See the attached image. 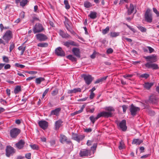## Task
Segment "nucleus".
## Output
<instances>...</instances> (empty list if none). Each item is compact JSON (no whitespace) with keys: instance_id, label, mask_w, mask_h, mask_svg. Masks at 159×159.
I'll list each match as a JSON object with an SVG mask.
<instances>
[{"instance_id":"6","label":"nucleus","mask_w":159,"mask_h":159,"mask_svg":"<svg viewBox=\"0 0 159 159\" xmlns=\"http://www.w3.org/2000/svg\"><path fill=\"white\" fill-rule=\"evenodd\" d=\"M140 110V108L134 106L133 104L130 106L129 111L131 114L133 116H135L137 114V112L139 111Z\"/></svg>"},{"instance_id":"58","label":"nucleus","mask_w":159,"mask_h":159,"mask_svg":"<svg viewBox=\"0 0 159 159\" xmlns=\"http://www.w3.org/2000/svg\"><path fill=\"white\" fill-rule=\"evenodd\" d=\"M74 93H76L78 92H81V90L80 88H75L73 89Z\"/></svg>"},{"instance_id":"25","label":"nucleus","mask_w":159,"mask_h":159,"mask_svg":"<svg viewBox=\"0 0 159 159\" xmlns=\"http://www.w3.org/2000/svg\"><path fill=\"white\" fill-rule=\"evenodd\" d=\"M60 142L62 143H64L66 141H67V138L66 136L63 134H60Z\"/></svg>"},{"instance_id":"31","label":"nucleus","mask_w":159,"mask_h":159,"mask_svg":"<svg viewBox=\"0 0 159 159\" xmlns=\"http://www.w3.org/2000/svg\"><path fill=\"white\" fill-rule=\"evenodd\" d=\"M84 6L86 8H89L92 7V5L90 2L86 1L84 2Z\"/></svg>"},{"instance_id":"61","label":"nucleus","mask_w":159,"mask_h":159,"mask_svg":"<svg viewBox=\"0 0 159 159\" xmlns=\"http://www.w3.org/2000/svg\"><path fill=\"white\" fill-rule=\"evenodd\" d=\"M113 52V50L111 48H108L107 51V53L108 54L112 53Z\"/></svg>"},{"instance_id":"38","label":"nucleus","mask_w":159,"mask_h":159,"mask_svg":"<svg viewBox=\"0 0 159 159\" xmlns=\"http://www.w3.org/2000/svg\"><path fill=\"white\" fill-rule=\"evenodd\" d=\"M64 2L66 8L67 9H69L70 8V6L69 4L68 1L67 0H65Z\"/></svg>"},{"instance_id":"45","label":"nucleus","mask_w":159,"mask_h":159,"mask_svg":"<svg viewBox=\"0 0 159 159\" xmlns=\"http://www.w3.org/2000/svg\"><path fill=\"white\" fill-rule=\"evenodd\" d=\"M101 117H104V111L98 113L96 116V118L98 119Z\"/></svg>"},{"instance_id":"29","label":"nucleus","mask_w":159,"mask_h":159,"mask_svg":"<svg viewBox=\"0 0 159 159\" xmlns=\"http://www.w3.org/2000/svg\"><path fill=\"white\" fill-rule=\"evenodd\" d=\"M45 80V78L43 77H39L35 79V83L37 84H40L41 82Z\"/></svg>"},{"instance_id":"11","label":"nucleus","mask_w":159,"mask_h":159,"mask_svg":"<svg viewBox=\"0 0 159 159\" xmlns=\"http://www.w3.org/2000/svg\"><path fill=\"white\" fill-rule=\"evenodd\" d=\"M38 124L40 127L44 130L46 129L48 126V123L45 120L39 121Z\"/></svg>"},{"instance_id":"48","label":"nucleus","mask_w":159,"mask_h":159,"mask_svg":"<svg viewBox=\"0 0 159 159\" xmlns=\"http://www.w3.org/2000/svg\"><path fill=\"white\" fill-rule=\"evenodd\" d=\"M138 28L142 32H146V29L143 26H139L138 27Z\"/></svg>"},{"instance_id":"3","label":"nucleus","mask_w":159,"mask_h":159,"mask_svg":"<svg viewBox=\"0 0 159 159\" xmlns=\"http://www.w3.org/2000/svg\"><path fill=\"white\" fill-rule=\"evenodd\" d=\"M12 32L10 30L7 31L2 37V39L6 43H8L10 40L12 38Z\"/></svg>"},{"instance_id":"40","label":"nucleus","mask_w":159,"mask_h":159,"mask_svg":"<svg viewBox=\"0 0 159 159\" xmlns=\"http://www.w3.org/2000/svg\"><path fill=\"white\" fill-rule=\"evenodd\" d=\"M119 35V33H117L116 32H111L110 33V36L112 37H116Z\"/></svg>"},{"instance_id":"15","label":"nucleus","mask_w":159,"mask_h":159,"mask_svg":"<svg viewBox=\"0 0 159 159\" xmlns=\"http://www.w3.org/2000/svg\"><path fill=\"white\" fill-rule=\"evenodd\" d=\"M25 143V142L24 140L21 139L17 143H16L15 145L16 147L19 149H22Z\"/></svg>"},{"instance_id":"62","label":"nucleus","mask_w":159,"mask_h":159,"mask_svg":"<svg viewBox=\"0 0 159 159\" xmlns=\"http://www.w3.org/2000/svg\"><path fill=\"white\" fill-rule=\"evenodd\" d=\"M39 18H37V17H33V19L32 20H30V21L32 23H34L35 21V20H39Z\"/></svg>"},{"instance_id":"35","label":"nucleus","mask_w":159,"mask_h":159,"mask_svg":"<svg viewBox=\"0 0 159 159\" xmlns=\"http://www.w3.org/2000/svg\"><path fill=\"white\" fill-rule=\"evenodd\" d=\"M28 0H22L20 2V5L22 7H24L27 4Z\"/></svg>"},{"instance_id":"56","label":"nucleus","mask_w":159,"mask_h":159,"mask_svg":"<svg viewBox=\"0 0 159 159\" xmlns=\"http://www.w3.org/2000/svg\"><path fill=\"white\" fill-rule=\"evenodd\" d=\"M128 3V0H120L119 4L120 5H122L124 3Z\"/></svg>"},{"instance_id":"24","label":"nucleus","mask_w":159,"mask_h":159,"mask_svg":"<svg viewBox=\"0 0 159 159\" xmlns=\"http://www.w3.org/2000/svg\"><path fill=\"white\" fill-rule=\"evenodd\" d=\"M153 85L152 83L146 82L144 83V87L147 89L149 90Z\"/></svg>"},{"instance_id":"4","label":"nucleus","mask_w":159,"mask_h":159,"mask_svg":"<svg viewBox=\"0 0 159 159\" xmlns=\"http://www.w3.org/2000/svg\"><path fill=\"white\" fill-rule=\"evenodd\" d=\"M20 132L21 130L19 129L13 128L10 131V136L12 138L16 139Z\"/></svg>"},{"instance_id":"14","label":"nucleus","mask_w":159,"mask_h":159,"mask_svg":"<svg viewBox=\"0 0 159 159\" xmlns=\"http://www.w3.org/2000/svg\"><path fill=\"white\" fill-rule=\"evenodd\" d=\"M63 44L67 48H69L70 45L76 47H78L79 46L78 43L72 40H69L66 42H63Z\"/></svg>"},{"instance_id":"2","label":"nucleus","mask_w":159,"mask_h":159,"mask_svg":"<svg viewBox=\"0 0 159 159\" xmlns=\"http://www.w3.org/2000/svg\"><path fill=\"white\" fill-rule=\"evenodd\" d=\"M32 30L34 33L36 34L43 32L44 30V29L42 24L38 23L34 26Z\"/></svg>"},{"instance_id":"42","label":"nucleus","mask_w":159,"mask_h":159,"mask_svg":"<svg viewBox=\"0 0 159 159\" xmlns=\"http://www.w3.org/2000/svg\"><path fill=\"white\" fill-rule=\"evenodd\" d=\"M30 147L33 150H39V148L37 145L34 144L33 145L31 144L30 145Z\"/></svg>"},{"instance_id":"46","label":"nucleus","mask_w":159,"mask_h":159,"mask_svg":"<svg viewBox=\"0 0 159 159\" xmlns=\"http://www.w3.org/2000/svg\"><path fill=\"white\" fill-rule=\"evenodd\" d=\"M65 142H66L67 144L69 145L70 148L71 147L72 148H73L74 145L71 141L67 139Z\"/></svg>"},{"instance_id":"37","label":"nucleus","mask_w":159,"mask_h":159,"mask_svg":"<svg viewBox=\"0 0 159 159\" xmlns=\"http://www.w3.org/2000/svg\"><path fill=\"white\" fill-rule=\"evenodd\" d=\"M112 116V113L111 112L104 111V117L108 118L111 117Z\"/></svg>"},{"instance_id":"50","label":"nucleus","mask_w":159,"mask_h":159,"mask_svg":"<svg viewBox=\"0 0 159 159\" xmlns=\"http://www.w3.org/2000/svg\"><path fill=\"white\" fill-rule=\"evenodd\" d=\"M149 76V75L148 74L145 73L141 75L140 77L142 78H145L147 79Z\"/></svg>"},{"instance_id":"1","label":"nucleus","mask_w":159,"mask_h":159,"mask_svg":"<svg viewBox=\"0 0 159 159\" xmlns=\"http://www.w3.org/2000/svg\"><path fill=\"white\" fill-rule=\"evenodd\" d=\"M145 21L148 23H151L152 21V15L151 11L149 8H147L144 15Z\"/></svg>"},{"instance_id":"23","label":"nucleus","mask_w":159,"mask_h":159,"mask_svg":"<svg viewBox=\"0 0 159 159\" xmlns=\"http://www.w3.org/2000/svg\"><path fill=\"white\" fill-rule=\"evenodd\" d=\"M65 27L67 30L71 34L74 35L75 34V32L72 29L71 27L68 23L65 24Z\"/></svg>"},{"instance_id":"32","label":"nucleus","mask_w":159,"mask_h":159,"mask_svg":"<svg viewBox=\"0 0 159 159\" xmlns=\"http://www.w3.org/2000/svg\"><path fill=\"white\" fill-rule=\"evenodd\" d=\"M25 48L26 47H23L22 46H19L18 48V49L19 51H21V52H20V55H22L24 53V52H25Z\"/></svg>"},{"instance_id":"20","label":"nucleus","mask_w":159,"mask_h":159,"mask_svg":"<svg viewBox=\"0 0 159 159\" xmlns=\"http://www.w3.org/2000/svg\"><path fill=\"white\" fill-rule=\"evenodd\" d=\"M59 34L63 38H69L70 36L67 33H65L64 31L61 30H59Z\"/></svg>"},{"instance_id":"43","label":"nucleus","mask_w":159,"mask_h":159,"mask_svg":"<svg viewBox=\"0 0 159 159\" xmlns=\"http://www.w3.org/2000/svg\"><path fill=\"white\" fill-rule=\"evenodd\" d=\"M89 119L92 122V123L94 124L95 122V121L98 120V119L96 118V116L94 117L93 116H91L89 118Z\"/></svg>"},{"instance_id":"64","label":"nucleus","mask_w":159,"mask_h":159,"mask_svg":"<svg viewBox=\"0 0 159 159\" xmlns=\"http://www.w3.org/2000/svg\"><path fill=\"white\" fill-rule=\"evenodd\" d=\"M25 157L28 159H31V153H26L25 155Z\"/></svg>"},{"instance_id":"18","label":"nucleus","mask_w":159,"mask_h":159,"mask_svg":"<svg viewBox=\"0 0 159 159\" xmlns=\"http://www.w3.org/2000/svg\"><path fill=\"white\" fill-rule=\"evenodd\" d=\"M158 101V98L154 95H152L150 97L149 102L152 104L157 103Z\"/></svg>"},{"instance_id":"9","label":"nucleus","mask_w":159,"mask_h":159,"mask_svg":"<svg viewBox=\"0 0 159 159\" xmlns=\"http://www.w3.org/2000/svg\"><path fill=\"white\" fill-rule=\"evenodd\" d=\"M91 150L83 149L80 151V155L81 157L88 156H90L91 155Z\"/></svg>"},{"instance_id":"47","label":"nucleus","mask_w":159,"mask_h":159,"mask_svg":"<svg viewBox=\"0 0 159 159\" xmlns=\"http://www.w3.org/2000/svg\"><path fill=\"white\" fill-rule=\"evenodd\" d=\"M15 47V45L14 43L12 42L10 44L9 48V50L10 52L12 51L13 49Z\"/></svg>"},{"instance_id":"34","label":"nucleus","mask_w":159,"mask_h":159,"mask_svg":"<svg viewBox=\"0 0 159 159\" xmlns=\"http://www.w3.org/2000/svg\"><path fill=\"white\" fill-rule=\"evenodd\" d=\"M37 46L41 47H46L48 46V43H39L38 44Z\"/></svg>"},{"instance_id":"30","label":"nucleus","mask_w":159,"mask_h":159,"mask_svg":"<svg viewBox=\"0 0 159 159\" xmlns=\"http://www.w3.org/2000/svg\"><path fill=\"white\" fill-rule=\"evenodd\" d=\"M72 139L78 142V143H80V140L79 138V135L77 134L73 133Z\"/></svg>"},{"instance_id":"19","label":"nucleus","mask_w":159,"mask_h":159,"mask_svg":"<svg viewBox=\"0 0 159 159\" xmlns=\"http://www.w3.org/2000/svg\"><path fill=\"white\" fill-rule=\"evenodd\" d=\"M61 109L60 107H58L55 109L54 110L51 111V115H55L58 116L59 114V113L61 111Z\"/></svg>"},{"instance_id":"52","label":"nucleus","mask_w":159,"mask_h":159,"mask_svg":"<svg viewBox=\"0 0 159 159\" xmlns=\"http://www.w3.org/2000/svg\"><path fill=\"white\" fill-rule=\"evenodd\" d=\"M15 65L16 66L21 68H23L25 67L24 65L22 64H20L19 63H16Z\"/></svg>"},{"instance_id":"63","label":"nucleus","mask_w":159,"mask_h":159,"mask_svg":"<svg viewBox=\"0 0 159 159\" xmlns=\"http://www.w3.org/2000/svg\"><path fill=\"white\" fill-rule=\"evenodd\" d=\"M92 129L91 128L84 129V131L87 133L91 132L92 131Z\"/></svg>"},{"instance_id":"60","label":"nucleus","mask_w":159,"mask_h":159,"mask_svg":"<svg viewBox=\"0 0 159 159\" xmlns=\"http://www.w3.org/2000/svg\"><path fill=\"white\" fill-rule=\"evenodd\" d=\"M83 111L81 109H80V110L77 111H75L73 113V114H71V115H76V114L80 113L81 112Z\"/></svg>"},{"instance_id":"28","label":"nucleus","mask_w":159,"mask_h":159,"mask_svg":"<svg viewBox=\"0 0 159 159\" xmlns=\"http://www.w3.org/2000/svg\"><path fill=\"white\" fill-rule=\"evenodd\" d=\"M108 77V76H106L102 78H101L100 79H98L97 80H96L94 82V84H96L98 83H99L100 82H101L104 80H105L106 79H107V77Z\"/></svg>"},{"instance_id":"41","label":"nucleus","mask_w":159,"mask_h":159,"mask_svg":"<svg viewBox=\"0 0 159 159\" xmlns=\"http://www.w3.org/2000/svg\"><path fill=\"white\" fill-rule=\"evenodd\" d=\"M105 110L106 111H109L108 112H111V111H114V109L112 107H105Z\"/></svg>"},{"instance_id":"51","label":"nucleus","mask_w":159,"mask_h":159,"mask_svg":"<svg viewBox=\"0 0 159 159\" xmlns=\"http://www.w3.org/2000/svg\"><path fill=\"white\" fill-rule=\"evenodd\" d=\"M49 88H48L46 89L44 92L43 93L42 99H43L44 98L45 96L46 95L47 93H48V92L49 91Z\"/></svg>"},{"instance_id":"26","label":"nucleus","mask_w":159,"mask_h":159,"mask_svg":"<svg viewBox=\"0 0 159 159\" xmlns=\"http://www.w3.org/2000/svg\"><path fill=\"white\" fill-rule=\"evenodd\" d=\"M97 13L94 11H91L90 14L89 15V16L90 18L94 19H95L97 17Z\"/></svg>"},{"instance_id":"53","label":"nucleus","mask_w":159,"mask_h":159,"mask_svg":"<svg viewBox=\"0 0 159 159\" xmlns=\"http://www.w3.org/2000/svg\"><path fill=\"white\" fill-rule=\"evenodd\" d=\"M148 114L151 116H153L155 114V112L154 111L149 109L148 111Z\"/></svg>"},{"instance_id":"27","label":"nucleus","mask_w":159,"mask_h":159,"mask_svg":"<svg viewBox=\"0 0 159 159\" xmlns=\"http://www.w3.org/2000/svg\"><path fill=\"white\" fill-rule=\"evenodd\" d=\"M66 58L72 62H76L77 61L76 58L72 55H70L67 56Z\"/></svg>"},{"instance_id":"57","label":"nucleus","mask_w":159,"mask_h":159,"mask_svg":"<svg viewBox=\"0 0 159 159\" xmlns=\"http://www.w3.org/2000/svg\"><path fill=\"white\" fill-rule=\"evenodd\" d=\"M153 12L156 14L157 16L158 17L159 16V12L155 8H153Z\"/></svg>"},{"instance_id":"13","label":"nucleus","mask_w":159,"mask_h":159,"mask_svg":"<svg viewBox=\"0 0 159 159\" xmlns=\"http://www.w3.org/2000/svg\"><path fill=\"white\" fill-rule=\"evenodd\" d=\"M119 127L123 131H125L127 129L126 125V121L125 120H122L118 125Z\"/></svg>"},{"instance_id":"33","label":"nucleus","mask_w":159,"mask_h":159,"mask_svg":"<svg viewBox=\"0 0 159 159\" xmlns=\"http://www.w3.org/2000/svg\"><path fill=\"white\" fill-rule=\"evenodd\" d=\"M21 90V87L20 86H17L14 90V93L16 94L18 93Z\"/></svg>"},{"instance_id":"10","label":"nucleus","mask_w":159,"mask_h":159,"mask_svg":"<svg viewBox=\"0 0 159 159\" xmlns=\"http://www.w3.org/2000/svg\"><path fill=\"white\" fill-rule=\"evenodd\" d=\"M55 53L57 56L60 57H64L65 55V52L60 47H58L56 49Z\"/></svg>"},{"instance_id":"44","label":"nucleus","mask_w":159,"mask_h":159,"mask_svg":"<svg viewBox=\"0 0 159 159\" xmlns=\"http://www.w3.org/2000/svg\"><path fill=\"white\" fill-rule=\"evenodd\" d=\"M109 31V27L107 26L105 29H103L102 30V33L103 34H107Z\"/></svg>"},{"instance_id":"59","label":"nucleus","mask_w":159,"mask_h":159,"mask_svg":"<svg viewBox=\"0 0 159 159\" xmlns=\"http://www.w3.org/2000/svg\"><path fill=\"white\" fill-rule=\"evenodd\" d=\"M122 39L123 40H126L128 42H132V40L131 39L127 38L125 36H123L122 37Z\"/></svg>"},{"instance_id":"55","label":"nucleus","mask_w":159,"mask_h":159,"mask_svg":"<svg viewBox=\"0 0 159 159\" xmlns=\"http://www.w3.org/2000/svg\"><path fill=\"white\" fill-rule=\"evenodd\" d=\"M122 107L123 108V112L124 113H125L128 107L126 105H122Z\"/></svg>"},{"instance_id":"21","label":"nucleus","mask_w":159,"mask_h":159,"mask_svg":"<svg viewBox=\"0 0 159 159\" xmlns=\"http://www.w3.org/2000/svg\"><path fill=\"white\" fill-rule=\"evenodd\" d=\"M62 123L63 121L61 119H59L56 121L55 123V129L56 130H58Z\"/></svg>"},{"instance_id":"12","label":"nucleus","mask_w":159,"mask_h":159,"mask_svg":"<svg viewBox=\"0 0 159 159\" xmlns=\"http://www.w3.org/2000/svg\"><path fill=\"white\" fill-rule=\"evenodd\" d=\"M152 62H148L145 64V67L148 68H152L153 70H157L159 69L158 65Z\"/></svg>"},{"instance_id":"5","label":"nucleus","mask_w":159,"mask_h":159,"mask_svg":"<svg viewBox=\"0 0 159 159\" xmlns=\"http://www.w3.org/2000/svg\"><path fill=\"white\" fill-rule=\"evenodd\" d=\"M81 77L84 79L86 84L89 85L91 83L94 78L91 75L83 74L81 75Z\"/></svg>"},{"instance_id":"49","label":"nucleus","mask_w":159,"mask_h":159,"mask_svg":"<svg viewBox=\"0 0 159 159\" xmlns=\"http://www.w3.org/2000/svg\"><path fill=\"white\" fill-rule=\"evenodd\" d=\"M97 147V144L94 143L93 144V146H92L91 148V149H93V153H94L96 151V149Z\"/></svg>"},{"instance_id":"54","label":"nucleus","mask_w":159,"mask_h":159,"mask_svg":"<svg viewBox=\"0 0 159 159\" xmlns=\"http://www.w3.org/2000/svg\"><path fill=\"white\" fill-rule=\"evenodd\" d=\"M3 60L4 62L6 63H8L9 61V60L8 57L6 56H4L3 57Z\"/></svg>"},{"instance_id":"7","label":"nucleus","mask_w":159,"mask_h":159,"mask_svg":"<svg viewBox=\"0 0 159 159\" xmlns=\"http://www.w3.org/2000/svg\"><path fill=\"white\" fill-rule=\"evenodd\" d=\"M15 152V149L12 147L9 146L6 147V155L7 157H9L11 156Z\"/></svg>"},{"instance_id":"22","label":"nucleus","mask_w":159,"mask_h":159,"mask_svg":"<svg viewBox=\"0 0 159 159\" xmlns=\"http://www.w3.org/2000/svg\"><path fill=\"white\" fill-rule=\"evenodd\" d=\"M128 10H127V13L128 15H130L133 13L134 11V5L131 3L130 5V6L129 8H127Z\"/></svg>"},{"instance_id":"39","label":"nucleus","mask_w":159,"mask_h":159,"mask_svg":"<svg viewBox=\"0 0 159 159\" xmlns=\"http://www.w3.org/2000/svg\"><path fill=\"white\" fill-rule=\"evenodd\" d=\"M118 148L120 150L122 149L125 148V144L122 141H121L120 142V144Z\"/></svg>"},{"instance_id":"17","label":"nucleus","mask_w":159,"mask_h":159,"mask_svg":"<svg viewBox=\"0 0 159 159\" xmlns=\"http://www.w3.org/2000/svg\"><path fill=\"white\" fill-rule=\"evenodd\" d=\"M73 54L77 57L80 58V49L78 48H73L72 50Z\"/></svg>"},{"instance_id":"8","label":"nucleus","mask_w":159,"mask_h":159,"mask_svg":"<svg viewBox=\"0 0 159 159\" xmlns=\"http://www.w3.org/2000/svg\"><path fill=\"white\" fill-rule=\"evenodd\" d=\"M35 36L37 39L40 41H45L48 39L47 36L43 34H38Z\"/></svg>"},{"instance_id":"36","label":"nucleus","mask_w":159,"mask_h":159,"mask_svg":"<svg viewBox=\"0 0 159 159\" xmlns=\"http://www.w3.org/2000/svg\"><path fill=\"white\" fill-rule=\"evenodd\" d=\"M59 90L57 88H55L51 92V95L52 96H55L57 95L58 93Z\"/></svg>"},{"instance_id":"16","label":"nucleus","mask_w":159,"mask_h":159,"mask_svg":"<svg viewBox=\"0 0 159 159\" xmlns=\"http://www.w3.org/2000/svg\"><path fill=\"white\" fill-rule=\"evenodd\" d=\"M143 57L146 59L147 61L152 60V61L151 62H155L157 61L156 56L154 54L146 57L144 56Z\"/></svg>"}]
</instances>
